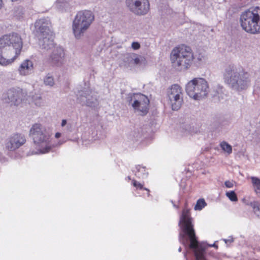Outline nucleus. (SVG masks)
I'll return each mask as SVG.
<instances>
[{
	"instance_id": "7ed1b4c3",
	"label": "nucleus",
	"mask_w": 260,
	"mask_h": 260,
	"mask_svg": "<svg viewBox=\"0 0 260 260\" xmlns=\"http://www.w3.org/2000/svg\"><path fill=\"white\" fill-rule=\"evenodd\" d=\"M223 79L226 84L237 91L246 89L251 83L250 74L242 68L234 64H229L225 67Z\"/></svg>"
},
{
	"instance_id": "473e14b6",
	"label": "nucleus",
	"mask_w": 260,
	"mask_h": 260,
	"mask_svg": "<svg viewBox=\"0 0 260 260\" xmlns=\"http://www.w3.org/2000/svg\"><path fill=\"white\" fill-rule=\"evenodd\" d=\"M224 240L226 243H227L228 242L232 243L234 241L233 238L232 237H231L229 239H224Z\"/></svg>"
},
{
	"instance_id": "f257e3e1",
	"label": "nucleus",
	"mask_w": 260,
	"mask_h": 260,
	"mask_svg": "<svg viewBox=\"0 0 260 260\" xmlns=\"http://www.w3.org/2000/svg\"><path fill=\"white\" fill-rule=\"evenodd\" d=\"M179 225L183 233L180 234V237L184 240L185 239L186 242H189L188 246L193 250L196 260H207L205 257V252L207 247L218 248V245L215 243L205 245L204 243L200 244L198 242L188 210L184 209L182 211Z\"/></svg>"
},
{
	"instance_id": "6e6552de",
	"label": "nucleus",
	"mask_w": 260,
	"mask_h": 260,
	"mask_svg": "<svg viewBox=\"0 0 260 260\" xmlns=\"http://www.w3.org/2000/svg\"><path fill=\"white\" fill-rule=\"evenodd\" d=\"M185 90L189 96L196 100H200L207 96L209 87L204 78H195L187 83Z\"/></svg>"
},
{
	"instance_id": "cd10ccee",
	"label": "nucleus",
	"mask_w": 260,
	"mask_h": 260,
	"mask_svg": "<svg viewBox=\"0 0 260 260\" xmlns=\"http://www.w3.org/2000/svg\"><path fill=\"white\" fill-rule=\"evenodd\" d=\"M35 104L37 106H41L43 104L42 99L41 96L36 95L33 97Z\"/></svg>"
},
{
	"instance_id": "aec40b11",
	"label": "nucleus",
	"mask_w": 260,
	"mask_h": 260,
	"mask_svg": "<svg viewBox=\"0 0 260 260\" xmlns=\"http://www.w3.org/2000/svg\"><path fill=\"white\" fill-rule=\"evenodd\" d=\"M252 209L254 214L260 218V203L257 201L251 202L249 204Z\"/></svg>"
},
{
	"instance_id": "f8f14e48",
	"label": "nucleus",
	"mask_w": 260,
	"mask_h": 260,
	"mask_svg": "<svg viewBox=\"0 0 260 260\" xmlns=\"http://www.w3.org/2000/svg\"><path fill=\"white\" fill-rule=\"evenodd\" d=\"M77 95L78 102L82 105L94 107L99 104L96 94L90 89L79 90Z\"/></svg>"
},
{
	"instance_id": "e433bc0d",
	"label": "nucleus",
	"mask_w": 260,
	"mask_h": 260,
	"mask_svg": "<svg viewBox=\"0 0 260 260\" xmlns=\"http://www.w3.org/2000/svg\"><path fill=\"white\" fill-rule=\"evenodd\" d=\"M178 251H179V252H180V251H181V247H180L179 248V249H178Z\"/></svg>"
},
{
	"instance_id": "2f4dec72",
	"label": "nucleus",
	"mask_w": 260,
	"mask_h": 260,
	"mask_svg": "<svg viewBox=\"0 0 260 260\" xmlns=\"http://www.w3.org/2000/svg\"><path fill=\"white\" fill-rule=\"evenodd\" d=\"M132 47L135 49V50H137V49H138L140 48V45L139 43L138 42H133L132 44Z\"/></svg>"
},
{
	"instance_id": "a878e982",
	"label": "nucleus",
	"mask_w": 260,
	"mask_h": 260,
	"mask_svg": "<svg viewBox=\"0 0 260 260\" xmlns=\"http://www.w3.org/2000/svg\"><path fill=\"white\" fill-rule=\"evenodd\" d=\"M220 146L222 149L226 152L228 154H231L232 152V146L226 142H222L220 143Z\"/></svg>"
},
{
	"instance_id": "9b49d317",
	"label": "nucleus",
	"mask_w": 260,
	"mask_h": 260,
	"mask_svg": "<svg viewBox=\"0 0 260 260\" xmlns=\"http://www.w3.org/2000/svg\"><path fill=\"white\" fill-rule=\"evenodd\" d=\"M125 5L127 10L136 16H144L150 9L148 0H125Z\"/></svg>"
},
{
	"instance_id": "bb28decb",
	"label": "nucleus",
	"mask_w": 260,
	"mask_h": 260,
	"mask_svg": "<svg viewBox=\"0 0 260 260\" xmlns=\"http://www.w3.org/2000/svg\"><path fill=\"white\" fill-rule=\"evenodd\" d=\"M226 196L232 201L235 202L238 200L237 195L234 191H231L226 192Z\"/></svg>"
},
{
	"instance_id": "ddd939ff",
	"label": "nucleus",
	"mask_w": 260,
	"mask_h": 260,
	"mask_svg": "<svg viewBox=\"0 0 260 260\" xmlns=\"http://www.w3.org/2000/svg\"><path fill=\"white\" fill-rule=\"evenodd\" d=\"M24 98V93L19 88H11L3 95L4 101L11 105L18 106Z\"/></svg>"
},
{
	"instance_id": "f704fd0d",
	"label": "nucleus",
	"mask_w": 260,
	"mask_h": 260,
	"mask_svg": "<svg viewBox=\"0 0 260 260\" xmlns=\"http://www.w3.org/2000/svg\"><path fill=\"white\" fill-rule=\"evenodd\" d=\"M60 136H61V134H60V133H56V134H55V137H56V138H59V137H60Z\"/></svg>"
},
{
	"instance_id": "f3484780",
	"label": "nucleus",
	"mask_w": 260,
	"mask_h": 260,
	"mask_svg": "<svg viewBox=\"0 0 260 260\" xmlns=\"http://www.w3.org/2000/svg\"><path fill=\"white\" fill-rule=\"evenodd\" d=\"M37 37L39 39V44L42 49L48 51L56 47L54 43L52 33Z\"/></svg>"
},
{
	"instance_id": "39448f33",
	"label": "nucleus",
	"mask_w": 260,
	"mask_h": 260,
	"mask_svg": "<svg viewBox=\"0 0 260 260\" xmlns=\"http://www.w3.org/2000/svg\"><path fill=\"white\" fill-rule=\"evenodd\" d=\"M240 22L243 29L247 32L260 33V8L256 7L242 12Z\"/></svg>"
},
{
	"instance_id": "0eeeda50",
	"label": "nucleus",
	"mask_w": 260,
	"mask_h": 260,
	"mask_svg": "<svg viewBox=\"0 0 260 260\" xmlns=\"http://www.w3.org/2000/svg\"><path fill=\"white\" fill-rule=\"evenodd\" d=\"M29 135L34 144L39 146L45 147L44 148L39 150L40 153H45L50 151V135L44 126L40 123L33 124L29 130Z\"/></svg>"
},
{
	"instance_id": "f03ea898",
	"label": "nucleus",
	"mask_w": 260,
	"mask_h": 260,
	"mask_svg": "<svg viewBox=\"0 0 260 260\" xmlns=\"http://www.w3.org/2000/svg\"><path fill=\"white\" fill-rule=\"evenodd\" d=\"M22 47L21 37L16 33L0 38V64H11L20 54Z\"/></svg>"
},
{
	"instance_id": "1a4fd4ad",
	"label": "nucleus",
	"mask_w": 260,
	"mask_h": 260,
	"mask_svg": "<svg viewBox=\"0 0 260 260\" xmlns=\"http://www.w3.org/2000/svg\"><path fill=\"white\" fill-rule=\"evenodd\" d=\"M169 104L174 111L179 110L183 103V93L181 87L178 84L172 85L167 90Z\"/></svg>"
},
{
	"instance_id": "b1692460",
	"label": "nucleus",
	"mask_w": 260,
	"mask_h": 260,
	"mask_svg": "<svg viewBox=\"0 0 260 260\" xmlns=\"http://www.w3.org/2000/svg\"><path fill=\"white\" fill-rule=\"evenodd\" d=\"M134 56H136L135 53H128L125 55L123 61L129 66L133 65V60Z\"/></svg>"
},
{
	"instance_id": "dca6fc26",
	"label": "nucleus",
	"mask_w": 260,
	"mask_h": 260,
	"mask_svg": "<svg viewBox=\"0 0 260 260\" xmlns=\"http://www.w3.org/2000/svg\"><path fill=\"white\" fill-rule=\"evenodd\" d=\"M25 141L23 135L18 134H14L10 138L7 143V147L11 151L15 150L24 144Z\"/></svg>"
},
{
	"instance_id": "c9c22d12",
	"label": "nucleus",
	"mask_w": 260,
	"mask_h": 260,
	"mask_svg": "<svg viewBox=\"0 0 260 260\" xmlns=\"http://www.w3.org/2000/svg\"><path fill=\"white\" fill-rule=\"evenodd\" d=\"M2 6V0H0V8H1Z\"/></svg>"
},
{
	"instance_id": "7c9ffc66",
	"label": "nucleus",
	"mask_w": 260,
	"mask_h": 260,
	"mask_svg": "<svg viewBox=\"0 0 260 260\" xmlns=\"http://www.w3.org/2000/svg\"><path fill=\"white\" fill-rule=\"evenodd\" d=\"M225 186L228 188H232L234 186L233 182L231 181H226L224 183Z\"/></svg>"
},
{
	"instance_id": "a211bd4d",
	"label": "nucleus",
	"mask_w": 260,
	"mask_h": 260,
	"mask_svg": "<svg viewBox=\"0 0 260 260\" xmlns=\"http://www.w3.org/2000/svg\"><path fill=\"white\" fill-rule=\"evenodd\" d=\"M33 70V63L29 59L24 60L18 68V72L21 76L30 74Z\"/></svg>"
},
{
	"instance_id": "9d476101",
	"label": "nucleus",
	"mask_w": 260,
	"mask_h": 260,
	"mask_svg": "<svg viewBox=\"0 0 260 260\" xmlns=\"http://www.w3.org/2000/svg\"><path fill=\"white\" fill-rule=\"evenodd\" d=\"M127 101L131 104L132 101V106L135 110L139 112L140 115H146L149 109V100L145 95L141 93L129 94L127 98Z\"/></svg>"
},
{
	"instance_id": "c85d7f7f",
	"label": "nucleus",
	"mask_w": 260,
	"mask_h": 260,
	"mask_svg": "<svg viewBox=\"0 0 260 260\" xmlns=\"http://www.w3.org/2000/svg\"><path fill=\"white\" fill-rule=\"evenodd\" d=\"M71 2V0H57L56 3L59 8L67 7Z\"/></svg>"
},
{
	"instance_id": "4c0bfd02",
	"label": "nucleus",
	"mask_w": 260,
	"mask_h": 260,
	"mask_svg": "<svg viewBox=\"0 0 260 260\" xmlns=\"http://www.w3.org/2000/svg\"><path fill=\"white\" fill-rule=\"evenodd\" d=\"M128 179L129 180H130V179H131L130 177H128Z\"/></svg>"
},
{
	"instance_id": "5701e85b",
	"label": "nucleus",
	"mask_w": 260,
	"mask_h": 260,
	"mask_svg": "<svg viewBox=\"0 0 260 260\" xmlns=\"http://www.w3.org/2000/svg\"><path fill=\"white\" fill-rule=\"evenodd\" d=\"M225 91V90L223 87L219 86L215 96H217L219 100H223L226 96V94L224 93Z\"/></svg>"
},
{
	"instance_id": "4468645a",
	"label": "nucleus",
	"mask_w": 260,
	"mask_h": 260,
	"mask_svg": "<svg viewBox=\"0 0 260 260\" xmlns=\"http://www.w3.org/2000/svg\"><path fill=\"white\" fill-rule=\"evenodd\" d=\"M36 35L37 37L48 35L52 33L51 24L48 18H43L38 20L35 23Z\"/></svg>"
},
{
	"instance_id": "393cba45",
	"label": "nucleus",
	"mask_w": 260,
	"mask_h": 260,
	"mask_svg": "<svg viewBox=\"0 0 260 260\" xmlns=\"http://www.w3.org/2000/svg\"><path fill=\"white\" fill-rule=\"evenodd\" d=\"M207 204L205 200L203 199H200L197 201L194 209L195 210H201Z\"/></svg>"
},
{
	"instance_id": "4be33fe9",
	"label": "nucleus",
	"mask_w": 260,
	"mask_h": 260,
	"mask_svg": "<svg viewBox=\"0 0 260 260\" xmlns=\"http://www.w3.org/2000/svg\"><path fill=\"white\" fill-rule=\"evenodd\" d=\"M145 62L146 59L143 56L136 54V56L134 57L133 65H141L145 64Z\"/></svg>"
},
{
	"instance_id": "423d86ee",
	"label": "nucleus",
	"mask_w": 260,
	"mask_h": 260,
	"mask_svg": "<svg viewBox=\"0 0 260 260\" xmlns=\"http://www.w3.org/2000/svg\"><path fill=\"white\" fill-rule=\"evenodd\" d=\"M94 19L92 12L88 10L78 12L75 17L72 24V29L75 37L81 39L89 29Z\"/></svg>"
},
{
	"instance_id": "2eb2a0df",
	"label": "nucleus",
	"mask_w": 260,
	"mask_h": 260,
	"mask_svg": "<svg viewBox=\"0 0 260 260\" xmlns=\"http://www.w3.org/2000/svg\"><path fill=\"white\" fill-rule=\"evenodd\" d=\"M64 52L63 48L56 46L52 49L49 58V62L54 66H60L63 63Z\"/></svg>"
},
{
	"instance_id": "20e7f679",
	"label": "nucleus",
	"mask_w": 260,
	"mask_h": 260,
	"mask_svg": "<svg viewBox=\"0 0 260 260\" xmlns=\"http://www.w3.org/2000/svg\"><path fill=\"white\" fill-rule=\"evenodd\" d=\"M193 58V52L190 47L184 45L175 47L170 54L172 67L179 71L188 69Z\"/></svg>"
},
{
	"instance_id": "72a5a7b5",
	"label": "nucleus",
	"mask_w": 260,
	"mask_h": 260,
	"mask_svg": "<svg viewBox=\"0 0 260 260\" xmlns=\"http://www.w3.org/2000/svg\"><path fill=\"white\" fill-rule=\"evenodd\" d=\"M67 124V120L63 119L61 122V126H64Z\"/></svg>"
},
{
	"instance_id": "c756f323",
	"label": "nucleus",
	"mask_w": 260,
	"mask_h": 260,
	"mask_svg": "<svg viewBox=\"0 0 260 260\" xmlns=\"http://www.w3.org/2000/svg\"><path fill=\"white\" fill-rule=\"evenodd\" d=\"M133 185L138 188L143 189V185L136 180H133Z\"/></svg>"
},
{
	"instance_id": "6ab92c4d",
	"label": "nucleus",
	"mask_w": 260,
	"mask_h": 260,
	"mask_svg": "<svg viewBox=\"0 0 260 260\" xmlns=\"http://www.w3.org/2000/svg\"><path fill=\"white\" fill-rule=\"evenodd\" d=\"M251 182L256 195L260 197V179L256 177H251Z\"/></svg>"
},
{
	"instance_id": "412c9836",
	"label": "nucleus",
	"mask_w": 260,
	"mask_h": 260,
	"mask_svg": "<svg viewBox=\"0 0 260 260\" xmlns=\"http://www.w3.org/2000/svg\"><path fill=\"white\" fill-rule=\"evenodd\" d=\"M44 84L46 86L52 87L55 84L53 77L50 74H48L43 79Z\"/></svg>"
}]
</instances>
